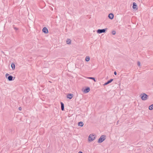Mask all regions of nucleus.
Listing matches in <instances>:
<instances>
[{"mask_svg": "<svg viewBox=\"0 0 153 153\" xmlns=\"http://www.w3.org/2000/svg\"><path fill=\"white\" fill-rule=\"evenodd\" d=\"M141 99L143 100H146L148 98V96L146 94L144 93L140 95Z\"/></svg>", "mask_w": 153, "mask_h": 153, "instance_id": "1", "label": "nucleus"}, {"mask_svg": "<svg viewBox=\"0 0 153 153\" xmlns=\"http://www.w3.org/2000/svg\"><path fill=\"white\" fill-rule=\"evenodd\" d=\"M95 138V137L94 135L90 134L89 136L88 140L89 142H91L94 140Z\"/></svg>", "mask_w": 153, "mask_h": 153, "instance_id": "2", "label": "nucleus"}, {"mask_svg": "<svg viewBox=\"0 0 153 153\" xmlns=\"http://www.w3.org/2000/svg\"><path fill=\"white\" fill-rule=\"evenodd\" d=\"M107 28H105L102 29H98L97 30V32L98 33H105V31L107 30Z\"/></svg>", "mask_w": 153, "mask_h": 153, "instance_id": "3", "label": "nucleus"}, {"mask_svg": "<svg viewBox=\"0 0 153 153\" xmlns=\"http://www.w3.org/2000/svg\"><path fill=\"white\" fill-rule=\"evenodd\" d=\"M105 138L104 137V136L102 135L99 139L98 142L99 143H101L105 140Z\"/></svg>", "mask_w": 153, "mask_h": 153, "instance_id": "4", "label": "nucleus"}, {"mask_svg": "<svg viewBox=\"0 0 153 153\" xmlns=\"http://www.w3.org/2000/svg\"><path fill=\"white\" fill-rule=\"evenodd\" d=\"M42 31L45 33H48V29L46 27H44L42 29Z\"/></svg>", "mask_w": 153, "mask_h": 153, "instance_id": "5", "label": "nucleus"}, {"mask_svg": "<svg viewBox=\"0 0 153 153\" xmlns=\"http://www.w3.org/2000/svg\"><path fill=\"white\" fill-rule=\"evenodd\" d=\"M108 17L109 19H112L114 18V15L112 13H110L108 15Z\"/></svg>", "mask_w": 153, "mask_h": 153, "instance_id": "6", "label": "nucleus"}, {"mask_svg": "<svg viewBox=\"0 0 153 153\" xmlns=\"http://www.w3.org/2000/svg\"><path fill=\"white\" fill-rule=\"evenodd\" d=\"M13 76H10L7 77V79L9 81H11L13 80Z\"/></svg>", "mask_w": 153, "mask_h": 153, "instance_id": "7", "label": "nucleus"}, {"mask_svg": "<svg viewBox=\"0 0 153 153\" xmlns=\"http://www.w3.org/2000/svg\"><path fill=\"white\" fill-rule=\"evenodd\" d=\"M73 97V94H70L68 95L67 98L70 99H72Z\"/></svg>", "mask_w": 153, "mask_h": 153, "instance_id": "8", "label": "nucleus"}, {"mask_svg": "<svg viewBox=\"0 0 153 153\" xmlns=\"http://www.w3.org/2000/svg\"><path fill=\"white\" fill-rule=\"evenodd\" d=\"M90 90V88H88L84 90V92L85 93H87L89 92Z\"/></svg>", "mask_w": 153, "mask_h": 153, "instance_id": "9", "label": "nucleus"}, {"mask_svg": "<svg viewBox=\"0 0 153 153\" xmlns=\"http://www.w3.org/2000/svg\"><path fill=\"white\" fill-rule=\"evenodd\" d=\"M66 43L68 44H70L71 43V40L70 39H68L66 41Z\"/></svg>", "mask_w": 153, "mask_h": 153, "instance_id": "10", "label": "nucleus"}, {"mask_svg": "<svg viewBox=\"0 0 153 153\" xmlns=\"http://www.w3.org/2000/svg\"><path fill=\"white\" fill-rule=\"evenodd\" d=\"M61 109L62 111H63L64 110V104L62 102H61Z\"/></svg>", "mask_w": 153, "mask_h": 153, "instance_id": "11", "label": "nucleus"}, {"mask_svg": "<svg viewBox=\"0 0 153 153\" xmlns=\"http://www.w3.org/2000/svg\"><path fill=\"white\" fill-rule=\"evenodd\" d=\"M11 66V67L12 69L13 70H14L15 69V65L13 63H12Z\"/></svg>", "mask_w": 153, "mask_h": 153, "instance_id": "12", "label": "nucleus"}, {"mask_svg": "<svg viewBox=\"0 0 153 153\" xmlns=\"http://www.w3.org/2000/svg\"><path fill=\"white\" fill-rule=\"evenodd\" d=\"M78 125L79 126H80L82 127L83 126L84 124L81 121V122H79L78 123Z\"/></svg>", "mask_w": 153, "mask_h": 153, "instance_id": "13", "label": "nucleus"}, {"mask_svg": "<svg viewBox=\"0 0 153 153\" xmlns=\"http://www.w3.org/2000/svg\"><path fill=\"white\" fill-rule=\"evenodd\" d=\"M90 58L89 56H86L85 57V60L87 62H88L89 61Z\"/></svg>", "mask_w": 153, "mask_h": 153, "instance_id": "14", "label": "nucleus"}, {"mask_svg": "<svg viewBox=\"0 0 153 153\" xmlns=\"http://www.w3.org/2000/svg\"><path fill=\"white\" fill-rule=\"evenodd\" d=\"M149 108L150 110H152L153 109V104L150 105Z\"/></svg>", "mask_w": 153, "mask_h": 153, "instance_id": "15", "label": "nucleus"}, {"mask_svg": "<svg viewBox=\"0 0 153 153\" xmlns=\"http://www.w3.org/2000/svg\"><path fill=\"white\" fill-rule=\"evenodd\" d=\"M113 79H110V80H109V81H108L107 82V84H108L110 83H111L113 81Z\"/></svg>", "mask_w": 153, "mask_h": 153, "instance_id": "16", "label": "nucleus"}, {"mask_svg": "<svg viewBox=\"0 0 153 153\" xmlns=\"http://www.w3.org/2000/svg\"><path fill=\"white\" fill-rule=\"evenodd\" d=\"M137 10V7L136 4L134 2V10Z\"/></svg>", "mask_w": 153, "mask_h": 153, "instance_id": "17", "label": "nucleus"}, {"mask_svg": "<svg viewBox=\"0 0 153 153\" xmlns=\"http://www.w3.org/2000/svg\"><path fill=\"white\" fill-rule=\"evenodd\" d=\"M88 79H91L93 80L95 82H96L95 79L93 77H88Z\"/></svg>", "mask_w": 153, "mask_h": 153, "instance_id": "18", "label": "nucleus"}, {"mask_svg": "<svg viewBox=\"0 0 153 153\" xmlns=\"http://www.w3.org/2000/svg\"><path fill=\"white\" fill-rule=\"evenodd\" d=\"M137 65L138 66L140 67V62L138 61L137 62Z\"/></svg>", "mask_w": 153, "mask_h": 153, "instance_id": "19", "label": "nucleus"}, {"mask_svg": "<svg viewBox=\"0 0 153 153\" xmlns=\"http://www.w3.org/2000/svg\"><path fill=\"white\" fill-rule=\"evenodd\" d=\"M112 34L114 35L115 34H116V32H115V31H114V30L113 31H112Z\"/></svg>", "mask_w": 153, "mask_h": 153, "instance_id": "20", "label": "nucleus"}, {"mask_svg": "<svg viewBox=\"0 0 153 153\" xmlns=\"http://www.w3.org/2000/svg\"><path fill=\"white\" fill-rule=\"evenodd\" d=\"M9 75V74L8 73H7L5 74V76L6 78H7V76H8Z\"/></svg>", "mask_w": 153, "mask_h": 153, "instance_id": "21", "label": "nucleus"}, {"mask_svg": "<svg viewBox=\"0 0 153 153\" xmlns=\"http://www.w3.org/2000/svg\"><path fill=\"white\" fill-rule=\"evenodd\" d=\"M134 2L132 3V8L133 9H134Z\"/></svg>", "mask_w": 153, "mask_h": 153, "instance_id": "22", "label": "nucleus"}, {"mask_svg": "<svg viewBox=\"0 0 153 153\" xmlns=\"http://www.w3.org/2000/svg\"><path fill=\"white\" fill-rule=\"evenodd\" d=\"M14 29L15 30H17L18 29V28H16V27H14Z\"/></svg>", "mask_w": 153, "mask_h": 153, "instance_id": "23", "label": "nucleus"}, {"mask_svg": "<svg viewBox=\"0 0 153 153\" xmlns=\"http://www.w3.org/2000/svg\"><path fill=\"white\" fill-rule=\"evenodd\" d=\"M19 109L20 111H21L22 110V108L21 107H19Z\"/></svg>", "mask_w": 153, "mask_h": 153, "instance_id": "24", "label": "nucleus"}, {"mask_svg": "<svg viewBox=\"0 0 153 153\" xmlns=\"http://www.w3.org/2000/svg\"><path fill=\"white\" fill-rule=\"evenodd\" d=\"M114 74L115 75H116L117 74V72L116 71H115L114 72Z\"/></svg>", "mask_w": 153, "mask_h": 153, "instance_id": "25", "label": "nucleus"}, {"mask_svg": "<svg viewBox=\"0 0 153 153\" xmlns=\"http://www.w3.org/2000/svg\"><path fill=\"white\" fill-rule=\"evenodd\" d=\"M107 84H107V82H106L104 84V85H107Z\"/></svg>", "mask_w": 153, "mask_h": 153, "instance_id": "26", "label": "nucleus"}, {"mask_svg": "<svg viewBox=\"0 0 153 153\" xmlns=\"http://www.w3.org/2000/svg\"><path fill=\"white\" fill-rule=\"evenodd\" d=\"M78 153H82V152L81 151H79L78 152Z\"/></svg>", "mask_w": 153, "mask_h": 153, "instance_id": "27", "label": "nucleus"}, {"mask_svg": "<svg viewBox=\"0 0 153 153\" xmlns=\"http://www.w3.org/2000/svg\"><path fill=\"white\" fill-rule=\"evenodd\" d=\"M152 85H153V83H152Z\"/></svg>", "mask_w": 153, "mask_h": 153, "instance_id": "28", "label": "nucleus"}]
</instances>
